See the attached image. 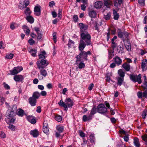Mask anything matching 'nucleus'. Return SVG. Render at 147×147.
Wrapping results in <instances>:
<instances>
[{
  "mask_svg": "<svg viewBox=\"0 0 147 147\" xmlns=\"http://www.w3.org/2000/svg\"><path fill=\"white\" fill-rule=\"evenodd\" d=\"M81 39L80 42L78 49L80 51H82L86 45H89L91 44V36L88 32H85L81 34Z\"/></svg>",
  "mask_w": 147,
  "mask_h": 147,
  "instance_id": "nucleus-1",
  "label": "nucleus"
},
{
  "mask_svg": "<svg viewBox=\"0 0 147 147\" xmlns=\"http://www.w3.org/2000/svg\"><path fill=\"white\" fill-rule=\"evenodd\" d=\"M46 55V53L44 51H41L40 53L38 55V56L39 59L41 60L40 61H37L36 62V64L38 68H43L44 65L46 64V60L45 59Z\"/></svg>",
  "mask_w": 147,
  "mask_h": 147,
  "instance_id": "nucleus-2",
  "label": "nucleus"
},
{
  "mask_svg": "<svg viewBox=\"0 0 147 147\" xmlns=\"http://www.w3.org/2000/svg\"><path fill=\"white\" fill-rule=\"evenodd\" d=\"M58 104L60 106L63 107L65 110L68 109V107H71L73 105V102L70 98H67L65 101V102H63L62 100H61L58 102Z\"/></svg>",
  "mask_w": 147,
  "mask_h": 147,
  "instance_id": "nucleus-3",
  "label": "nucleus"
},
{
  "mask_svg": "<svg viewBox=\"0 0 147 147\" xmlns=\"http://www.w3.org/2000/svg\"><path fill=\"white\" fill-rule=\"evenodd\" d=\"M82 51H81L80 53L76 57V61H81L82 59H83L85 60H87L88 59L87 58L88 55L91 54V53L89 51L86 52Z\"/></svg>",
  "mask_w": 147,
  "mask_h": 147,
  "instance_id": "nucleus-4",
  "label": "nucleus"
},
{
  "mask_svg": "<svg viewBox=\"0 0 147 147\" xmlns=\"http://www.w3.org/2000/svg\"><path fill=\"white\" fill-rule=\"evenodd\" d=\"M23 70V68L21 66L14 67L12 70H10V74L15 75Z\"/></svg>",
  "mask_w": 147,
  "mask_h": 147,
  "instance_id": "nucleus-5",
  "label": "nucleus"
},
{
  "mask_svg": "<svg viewBox=\"0 0 147 147\" xmlns=\"http://www.w3.org/2000/svg\"><path fill=\"white\" fill-rule=\"evenodd\" d=\"M131 79L134 82H138L139 84H140L142 82L141 78V75L139 74L138 75H131L130 76Z\"/></svg>",
  "mask_w": 147,
  "mask_h": 147,
  "instance_id": "nucleus-6",
  "label": "nucleus"
},
{
  "mask_svg": "<svg viewBox=\"0 0 147 147\" xmlns=\"http://www.w3.org/2000/svg\"><path fill=\"white\" fill-rule=\"evenodd\" d=\"M107 111V109L103 104L99 105L98 107V112L101 114H104Z\"/></svg>",
  "mask_w": 147,
  "mask_h": 147,
  "instance_id": "nucleus-7",
  "label": "nucleus"
},
{
  "mask_svg": "<svg viewBox=\"0 0 147 147\" xmlns=\"http://www.w3.org/2000/svg\"><path fill=\"white\" fill-rule=\"evenodd\" d=\"M117 32L118 36L119 38H126L128 36V33L127 32H122L120 30H118Z\"/></svg>",
  "mask_w": 147,
  "mask_h": 147,
  "instance_id": "nucleus-8",
  "label": "nucleus"
},
{
  "mask_svg": "<svg viewBox=\"0 0 147 147\" xmlns=\"http://www.w3.org/2000/svg\"><path fill=\"white\" fill-rule=\"evenodd\" d=\"M137 96L138 98H147V90H146L143 92L139 91L137 93Z\"/></svg>",
  "mask_w": 147,
  "mask_h": 147,
  "instance_id": "nucleus-9",
  "label": "nucleus"
},
{
  "mask_svg": "<svg viewBox=\"0 0 147 147\" xmlns=\"http://www.w3.org/2000/svg\"><path fill=\"white\" fill-rule=\"evenodd\" d=\"M78 25L81 31L82 32H84V31L87 30L88 28V25L82 23H79Z\"/></svg>",
  "mask_w": 147,
  "mask_h": 147,
  "instance_id": "nucleus-10",
  "label": "nucleus"
},
{
  "mask_svg": "<svg viewBox=\"0 0 147 147\" xmlns=\"http://www.w3.org/2000/svg\"><path fill=\"white\" fill-rule=\"evenodd\" d=\"M24 78L23 76L20 75H16L13 77V79L15 81L21 82H23Z\"/></svg>",
  "mask_w": 147,
  "mask_h": 147,
  "instance_id": "nucleus-11",
  "label": "nucleus"
},
{
  "mask_svg": "<svg viewBox=\"0 0 147 147\" xmlns=\"http://www.w3.org/2000/svg\"><path fill=\"white\" fill-rule=\"evenodd\" d=\"M21 3H20L21 4L22 3V6L20 7V8L21 9H23L24 8L27 7V6L30 3L29 0H21Z\"/></svg>",
  "mask_w": 147,
  "mask_h": 147,
  "instance_id": "nucleus-12",
  "label": "nucleus"
},
{
  "mask_svg": "<svg viewBox=\"0 0 147 147\" xmlns=\"http://www.w3.org/2000/svg\"><path fill=\"white\" fill-rule=\"evenodd\" d=\"M29 102L32 106H34L36 105L37 99L32 97H30L28 99Z\"/></svg>",
  "mask_w": 147,
  "mask_h": 147,
  "instance_id": "nucleus-13",
  "label": "nucleus"
},
{
  "mask_svg": "<svg viewBox=\"0 0 147 147\" xmlns=\"http://www.w3.org/2000/svg\"><path fill=\"white\" fill-rule=\"evenodd\" d=\"M123 0H114L113 3L114 5L117 8L120 7L121 5L123 2Z\"/></svg>",
  "mask_w": 147,
  "mask_h": 147,
  "instance_id": "nucleus-14",
  "label": "nucleus"
},
{
  "mask_svg": "<svg viewBox=\"0 0 147 147\" xmlns=\"http://www.w3.org/2000/svg\"><path fill=\"white\" fill-rule=\"evenodd\" d=\"M88 15L92 18H95L96 17L97 13L96 11L91 10L89 11Z\"/></svg>",
  "mask_w": 147,
  "mask_h": 147,
  "instance_id": "nucleus-15",
  "label": "nucleus"
},
{
  "mask_svg": "<svg viewBox=\"0 0 147 147\" xmlns=\"http://www.w3.org/2000/svg\"><path fill=\"white\" fill-rule=\"evenodd\" d=\"M30 134L34 137H36L39 135V132L36 129L31 130L30 132Z\"/></svg>",
  "mask_w": 147,
  "mask_h": 147,
  "instance_id": "nucleus-16",
  "label": "nucleus"
},
{
  "mask_svg": "<svg viewBox=\"0 0 147 147\" xmlns=\"http://www.w3.org/2000/svg\"><path fill=\"white\" fill-rule=\"evenodd\" d=\"M113 59L115 63L118 65H120L122 63V60L118 56H115L113 58Z\"/></svg>",
  "mask_w": 147,
  "mask_h": 147,
  "instance_id": "nucleus-17",
  "label": "nucleus"
},
{
  "mask_svg": "<svg viewBox=\"0 0 147 147\" xmlns=\"http://www.w3.org/2000/svg\"><path fill=\"white\" fill-rule=\"evenodd\" d=\"M34 14L39 16L40 14V9L39 6H35L34 8Z\"/></svg>",
  "mask_w": 147,
  "mask_h": 147,
  "instance_id": "nucleus-18",
  "label": "nucleus"
},
{
  "mask_svg": "<svg viewBox=\"0 0 147 147\" xmlns=\"http://www.w3.org/2000/svg\"><path fill=\"white\" fill-rule=\"evenodd\" d=\"M104 5L107 8H110V6L113 5L112 1L110 0H104Z\"/></svg>",
  "mask_w": 147,
  "mask_h": 147,
  "instance_id": "nucleus-19",
  "label": "nucleus"
},
{
  "mask_svg": "<svg viewBox=\"0 0 147 147\" xmlns=\"http://www.w3.org/2000/svg\"><path fill=\"white\" fill-rule=\"evenodd\" d=\"M103 4L101 1H97L94 3V7L97 9H99L101 8Z\"/></svg>",
  "mask_w": 147,
  "mask_h": 147,
  "instance_id": "nucleus-20",
  "label": "nucleus"
},
{
  "mask_svg": "<svg viewBox=\"0 0 147 147\" xmlns=\"http://www.w3.org/2000/svg\"><path fill=\"white\" fill-rule=\"evenodd\" d=\"M27 119L32 124H34L36 122L35 117L31 116L27 117Z\"/></svg>",
  "mask_w": 147,
  "mask_h": 147,
  "instance_id": "nucleus-21",
  "label": "nucleus"
},
{
  "mask_svg": "<svg viewBox=\"0 0 147 147\" xmlns=\"http://www.w3.org/2000/svg\"><path fill=\"white\" fill-rule=\"evenodd\" d=\"M146 65H147V60L143 59L141 65V67L142 68L143 71L145 70V67Z\"/></svg>",
  "mask_w": 147,
  "mask_h": 147,
  "instance_id": "nucleus-22",
  "label": "nucleus"
},
{
  "mask_svg": "<svg viewBox=\"0 0 147 147\" xmlns=\"http://www.w3.org/2000/svg\"><path fill=\"white\" fill-rule=\"evenodd\" d=\"M92 116H91V115H89V114L88 116H87L86 115H84L82 119L85 122L92 119Z\"/></svg>",
  "mask_w": 147,
  "mask_h": 147,
  "instance_id": "nucleus-23",
  "label": "nucleus"
},
{
  "mask_svg": "<svg viewBox=\"0 0 147 147\" xmlns=\"http://www.w3.org/2000/svg\"><path fill=\"white\" fill-rule=\"evenodd\" d=\"M26 19L30 24L33 23L34 22V19L31 16H27Z\"/></svg>",
  "mask_w": 147,
  "mask_h": 147,
  "instance_id": "nucleus-24",
  "label": "nucleus"
},
{
  "mask_svg": "<svg viewBox=\"0 0 147 147\" xmlns=\"http://www.w3.org/2000/svg\"><path fill=\"white\" fill-rule=\"evenodd\" d=\"M17 110V106L14 105H13L12 107H10L7 110V112H9V111H12L16 113Z\"/></svg>",
  "mask_w": 147,
  "mask_h": 147,
  "instance_id": "nucleus-25",
  "label": "nucleus"
},
{
  "mask_svg": "<svg viewBox=\"0 0 147 147\" xmlns=\"http://www.w3.org/2000/svg\"><path fill=\"white\" fill-rule=\"evenodd\" d=\"M45 65H44L43 68H38L40 69V72L41 75L45 76H46V71L45 69H44L46 67Z\"/></svg>",
  "mask_w": 147,
  "mask_h": 147,
  "instance_id": "nucleus-26",
  "label": "nucleus"
},
{
  "mask_svg": "<svg viewBox=\"0 0 147 147\" xmlns=\"http://www.w3.org/2000/svg\"><path fill=\"white\" fill-rule=\"evenodd\" d=\"M134 145L136 147H140V144L139 142V140L137 138H135L134 139Z\"/></svg>",
  "mask_w": 147,
  "mask_h": 147,
  "instance_id": "nucleus-27",
  "label": "nucleus"
},
{
  "mask_svg": "<svg viewBox=\"0 0 147 147\" xmlns=\"http://www.w3.org/2000/svg\"><path fill=\"white\" fill-rule=\"evenodd\" d=\"M123 67L127 71H129L130 69V65L129 64L125 63L122 65Z\"/></svg>",
  "mask_w": 147,
  "mask_h": 147,
  "instance_id": "nucleus-28",
  "label": "nucleus"
},
{
  "mask_svg": "<svg viewBox=\"0 0 147 147\" xmlns=\"http://www.w3.org/2000/svg\"><path fill=\"white\" fill-rule=\"evenodd\" d=\"M31 53V55L34 57H35L36 56V53H37V49H31L29 51Z\"/></svg>",
  "mask_w": 147,
  "mask_h": 147,
  "instance_id": "nucleus-29",
  "label": "nucleus"
},
{
  "mask_svg": "<svg viewBox=\"0 0 147 147\" xmlns=\"http://www.w3.org/2000/svg\"><path fill=\"white\" fill-rule=\"evenodd\" d=\"M113 13L114 16V20H117L118 19L119 17V15L117 11L115 10L113 11Z\"/></svg>",
  "mask_w": 147,
  "mask_h": 147,
  "instance_id": "nucleus-30",
  "label": "nucleus"
},
{
  "mask_svg": "<svg viewBox=\"0 0 147 147\" xmlns=\"http://www.w3.org/2000/svg\"><path fill=\"white\" fill-rule=\"evenodd\" d=\"M114 49L113 50H110L109 51V59H111L113 56L114 54Z\"/></svg>",
  "mask_w": 147,
  "mask_h": 147,
  "instance_id": "nucleus-31",
  "label": "nucleus"
},
{
  "mask_svg": "<svg viewBox=\"0 0 147 147\" xmlns=\"http://www.w3.org/2000/svg\"><path fill=\"white\" fill-rule=\"evenodd\" d=\"M56 129L59 131V133H62L64 130V128L63 126L59 125L56 127Z\"/></svg>",
  "mask_w": 147,
  "mask_h": 147,
  "instance_id": "nucleus-32",
  "label": "nucleus"
},
{
  "mask_svg": "<svg viewBox=\"0 0 147 147\" xmlns=\"http://www.w3.org/2000/svg\"><path fill=\"white\" fill-rule=\"evenodd\" d=\"M40 96V93L38 92H35L33 93L32 97L37 99Z\"/></svg>",
  "mask_w": 147,
  "mask_h": 147,
  "instance_id": "nucleus-33",
  "label": "nucleus"
},
{
  "mask_svg": "<svg viewBox=\"0 0 147 147\" xmlns=\"http://www.w3.org/2000/svg\"><path fill=\"white\" fill-rule=\"evenodd\" d=\"M32 13L30 9V8L27 7L24 11V13L26 15L30 16Z\"/></svg>",
  "mask_w": 147,
  "mask_h": 147,
  "instance_id": "nucleus-34",
  "label": "nucleus"
},
{
  "mask_svg": "<svg viewBox=\"0 0 147 147\" xmlns=\"http://www.w3.org/2000/svg\"><path fill=\"white\" fill-rule=\"evenodd\" d=\"M9 114L8 115L7 117V118H10V117H13L16 115V113L12 111H9Z\"/></svg>",
  "mask_w": 147,
  "mask_h": 147,
  "instance_id": "nucleus-35",
  "label": "nucleus"
},
{
  "mask_svg": "<svg viewBox=\"0 0 147 147\" xmlns=\"http://www.w3.org/2000/svg\"><path fill=\"white\" fill-rule=\"evenodd\" d=\"M118 73L120 78H124L125 76V73L122 69H120L118 70Z\"/></svg>",
  "mask_w": 147,
  "mask_h": 147,
  "instance_id": "nucleus-36",
  "label": "nucleus"
},
{
  "mask_svg": "<svg viewBox=\"0 0 147 147\" xmlns=\"http://www.w3.org/2000/svg\"><path fill=\"white\" fill-rule=\"evenodd\" d=\"M117 84L121 86L123 81V78L118 77L117 78Z\"/></svg>",
  "mask_w": 147,
  "mask_h": 147,
  "instance_id": "nucleus-37",
  "label": "nucleus"
},
{
  "mask_svg": "<svg viewBox=\"0 0 147 147\" xmlns=\"http://www.w3.org/2000/svg\"><path fill=\"white\" fill-rule=\"evenodd\" d=\"M96 113V109L95 107L93 108L90 113L89 114V115H91V116L93 117V116Z\"/></svg>",
  "mask_w": 147,
  "mask_h": 147,
  "instance_id": "nucleus-38",
  "label": "nucleus"
},
{
  "mask_svg": "<svg viewBox=\"0 0 147 147\" xmlns=\"http://www.w3.org/2000/svg\"><path fill=\"white\" fill-rule=\"evenodd\" d=\"M62 10L61 9H59L58 11V20H60L61 18V14H62Z\"/></svg>",
  "mask_w": 147,
  "mask_h": 147,
  "instance_id": "nucleus-39",
  "label": "nucleus"
},
{
  "mask_svg": "<svg viewBox=\"0 0 147 147\" xmlns=\"http://www.w3.org/2000/svg\"><path fill=\"white\" fill-rule=\"evenodd\" d=\"M17 24L16 23L12 22L11 23L10 25V28L13 30L15 29L16 27H17Z\"/></svg>",
  "mask_w": 147,
  "mask_h": 147,
  "instance_id": "nucleus-40",
  "label": "nucleus"
},
{
  "mask_svg": "<svg viewBox=\"0 0 147 147\" xmlns=\"http://www.w3.org/2000/svg\"><path fill=\"white\" fill-rule=\"evenodd\" d=\"M18 110H19L18 113V115L22 117L24 115V110L21 109H19Z\"/></svg>",
  "mask_w": 147,
  "mask_h": 147,
  "instance_id": "nucleus-41",
  "label": "nucleus"
},
{
  "mask_svg": "<svg viewBox=\"0 0 147 147\" xmlns=\"http://www.w3.org/2000/svg\"><path fill=\"white\" fill-rule=\"evenodd\" d=\"M55 119L57 121L60 122L62 120V117L59 115H57L55 117Z\"/></svg>",
  "mask_w": 147,
  "mask_h": 147,
  "instance_id": "nucleus-42",
  "label": "nucleus"
},
{
  "mask_svg": "<svg viewBox=\"0 0 147 147\" xmlns=\"http://www.w3.org/2000/svg\"><path fill=\"white\" fill-rule=\"evenodd\" d=\"M14 56V55L12 53L8 54L6 55L5 56L6 58L7 59H12Z\"/></svg>",
  "mask_w": 147,
  "mask_h": 147,
  "instance_id": "nucleus-43",
  "label": "nucleus"
},
{
  "mask_svg": "<svg viewBox=\"0 0 147 147\" xmlns=\"http://www.w3.org/2000/svg\"><path fill=\"white\" fill-rule=\"evenodd\" d=\"M111 16V13L110 12H108L107 14L106 15H105L104 16V18L106 20H109Z\"/></svg>",
  "mask_w": 147,
  "mask_h": 147,
  "instance_id": "nucleus-44",
  "label": "nucleus"
},
{
  "mask_svg": "<svg viewBox=\"0 0 147 147\" xmlns=\"http://www.w3.org/2000/svg\"><path fill=\"white\" fill-rule=\"evenodd\" d=\"M90 140L91 143H93L94 141V136L93 134H92L90 136Z\"/></svg>",
  "mask_w": 147,
  "mask_h": 147,
  "instance_id": "nucleus-45",
  "label": "nucleus"
},
{
  "mask_svg": "<svg viewBox=\"0 0 147 147\" xmlns=\"http://www.w3.org/2000/svg\"><path fill=\"white\" fill-rule=\"evenodd\" d=\"M53 40H54L55 43H56L57 42V37L56 36V33L55 32H54L53 33Z\"/></svg>",
  "mask_w": 147,
  "mask_h": 147,
  "instance_id": "nucleus-46",
  "label": "nucleus"
},
{
  "mask_svg": "<svg viewBox=\"0 0 147 147\" xmlns=\"http://www.w3.org/2000/svg\"><path fill=\"white\" fill-rule=\"evenodd\" d=\"M85 65L84 64L81 62L79 63L78 65V68L80 69H82L84 68L85 67Z\"/></svg>",
  "mask_w": 147,
  "mask_h": 147,
  "instance_id": "nucleus-47",
  "label": "nucleus"
},
{
  "mask_svg": "<svg viewBox=\"0 0 147 147\" xmlns=\"http://www.w3.org/2000/svg\"><path fill=\"white\" fill-rule=\"evenodd\" d=\"M74 42L72 40L69 39V42L68 44V45L69 47L70 48L71 47V45H74Z\"/></svg>",
  "mask_w": 147,
  "mask_h": 147,
  "instance_id": "nucleus-48",
  "label": "nucleus"
},
{
  "mask_svg": "<svg viewBox=\"0 0 147 147\" xmlns=\"http://www.w3.org/2000/svg\"><path fill=\"white\" fill-rule=\"evenodd\" d=\"M8 127L12 131H15V127L13 125H9Z\"/></svg>",
  "mask_w": 147,
  "mask_h": 147,
  "instance_id": "nucleus-49",
  "label": "nucleus"
},
{
  "mask_svg": "<svg viewBox=\"0 0 147 147\" xmlns=\"http://www.w3.org/2000/svg\"><path fill=\"white\" fill-rule=\"evenodd\" d=\"M142 139L143 140L146 142L147 144V135L145 134L144 135L142 136Z\"/></svg>",
  "mask_w": 147,
  "mask_h": 147,
  "instance_id": "nucleus-50",
  "label": "nucleus"
},
{
  "mask_svg": "<svg viewBox=\"0 0 147 147\" xmlns=\"http://www.w3.org/2000/svg\"><path fill=\"white\" fill-rule=\"evenodd\" d=\"M3 85H4V87L6 89L9 90L10 89V86L7 84H6L5 82H4L3 83Z\"/></svg>",
  "mask_w": 147,
  "mask_h": 147,
  "instance_id": "nucleus-51",
  "label": "nucleus"
},
{
  "mask_svg": "<svg viewBox=\"0 0 147 147\" xmlns=\"http://www.w3.org/2000/svg\"><path fill=\"white\" fill-rule=\"evenodd\" d=\"M117 51L119 53H123V48L121 47H119L117 49Z\"/></svg>",
  "mask_w": 147,
  "mask_h": 147,
  "instance_id": "nucleus-52",
  "label": "nucleus"
},
{
  "mask_svg": "<svg viewBox=\"0 0 147 147\" xmlns=\"http://www.w3.org/2000/svg\"><path fill=\"white\" fill-rule=\"evenodd\" d=\"M5 101L4 98L3 97H0V105H1L4 103Z\"/></svg>",
  "mask_w": 147,
  "mask_h": 147,
  "instance_id": "nucleus-53",
  "label": "nucleus"
},
{
  "mask_svg": "<svg viewBox=\"0 0 147 147\" xmlns=\"http://www.w3.org/2000/svg\"><path fill=\"white\" fill-rule=\"evenodd\" d=\"M28 42L31 45H33L35 41L32 38H30Z\"/></svg>",
  "mask_w": 147,
  "mask_h": 147,
  "instance_id": "nucleus-54",
  "label": "nucleus"
},
{
  "mask_svg": "<svg viewBox=\"0 0 147 147\" xmlns=\"http://www.w3.org/2000/svg\"><path fill=\"white\" fill-rule=\"evenodd\" d=\"M87 6L85 4H82L81 5V9L83 11L85 10L86 7Z\"/></svg>",
  "mask_w": 147,
  "mask_h": 147,
  "instance_id": "nucleus-55",
  "label": "nucleus"
},
{
  "mask_svg": "<svg viewBox=\"0 0 147 147\" xmlns=\"http://www.w3.org/2000/svg\"><path fill=\"white\" fill-rule=\"evenodd\" d=\"M125 47L128 51H129L131 50V46L130 44L125 45Z\"/></svg>",
  "mask_w": 147,
  "mask_h": 147,
  "instance_id": "nucleus-56",
  "label": "nucleus"
},
{
  "mask_svg": "<svg viewBox=\"0 0 147 147\" xmlns=\"http://www.w3.org/2000/svg\"><path fill=\"white\" fill-rule=\"evenodd\" d=\"M73 19L75 22H76L78 21V16L77 15H74L73 16Z\"/></svg>",
  "mask_w": 147,
  "mask_h": 147,
  "instance_id": "nucleus-57",
  "label": "nucleus"
},
{
  "mask_svg": "<svg viewBox=\"0 0 147 147\" xmlns=\"http://www.w3.org/2000/svg\"><path fill=\"white\" fill-rule=\"evenodd\" d=\"M24 31L26 35H29V34L30 32V30L28 28L26 30H24Z\"/></svg>",
  "mask_w": 147,
  "mask_h": 147,
  "instance_id": "nucleus-58",
  "label": "nucleus"
},
{
  "mask_svg": "<svg viewBox=\"0 0 147 147\" xmlns=\"http://www.w3.org/2000/svg\"><path fill=\"white\" fill-rule=\"evenodd\" d=\"M146 115L147 113L146 111H144L143 112V113L142 115V118L143 119H144L145 118L146 116Z\"/></svg>",
  "mask_w": 147,
  "mask_h": 147,
  "instance_id": "nucleus-59",
  "label": "nucleus"
},
{
  "mask_svg": "<svg viewBox=\"0 0 147 147\" xmlns=\"http://www.w3.org/2000/svg\"><path fill=\"white\" fill-rule=\"evenodd\" d=\"M0 136L1 137L3 138H5L6 137V135L5 133L3 131L1 132Z\"/></svg>",
  "mask_w": 147,
  "mask_h": 147,
  "instance_id": "nucleus-60",
  "label": "nucleus"
},
{
  "mask_svg": "<svg viewBox=\"0 0 147 147\" xmlns=\"http://www.w3.org/2000/svg\"><path fill=\"white\" fill-rule=\"evenodd\" d=\"M9 119L8 121L10 123H13L15 121V119L12 117H10V118H8Z\"/></svg>",
  "mask_w": 147,
  "mask_h": 147,
  "instance_id": "nucleus-61",
  "label": "nucleus"
},
{
  "mask_svg": "<svg viewBox=\"0 0 147 147\" xmlns=\"http://www.w3.org/2000/svg\"><path fill=\"white\" fill-rule=\"evenodd\" d=\"M139 3L142 6L144 5V0H138Z\"/></svg>",
  "mask_w": 147,
  "mask_h": 147,
  "instance_id": "nucleus-62",
  "label": "nucleus"
},
{
  "mask_svg": "<svg viewBox=\"0 0 147 147\" xmlns=\"http://www.w3.org/2000/svg\"><path fill=\"white\" fill-rule=\"evenodd\" d=\"M80 135L82 137H84L85 136L84 133L82 131H79Z\"/></svg>",
  "mask_w": 147,
  "mask_h": 147,
  "instance_id": "nucleus-63",
  "label": "nucleus"
},
{
  "mask_svg": "<svg viewBox=\"0 0 147 147\" xmlns=\"http://www.w3.org/2000/svg\"><path fill=\"white\" fill-rule=\"evenodd\" d=\"M52 15L53 17L54 18L56 17L57 16V13L55 11H53L52 12Z\"/></svg>",
  "mask_w": 147,
  "mask_h": 147,
  "instance_id": "nucleus-64",
  "label": "nucleus"
}]
</instances>
